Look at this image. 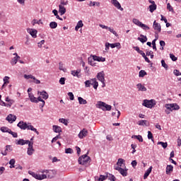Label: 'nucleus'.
<instances>
[{
	"instance_id": "1",
	"label": "nucleus",
	"mask_w": 181,
	"mask_h": 181,
	"mask_svg": "<svg viewBox=\"0 0 181 181\" xmlns=\"http://www.w3.org/2000/svg\"><path fill=\"white\" fill-rule=\"evenodd\" d=\"M17 127H18L20 129H23V131H25V129H28L30 131H33V132H35L37 135H39V132L37 131V129L35 128V127H33V125H32V124L29 122L27 123L23 121H20L18 123Z\"/></svg>"
},
{
	"instance_id": "2",
	"label": "nucleus",
	"mask_w": 181,
	"mask_h": 181,
	"mask_svg": "<svg viewBox=\"0 0 181 181\" xmlns=\"http://www.w3.org/2000/svg\"><path fill=\"white\" fill-rule=\"evenodd\" d=\"M165 112L167 115H169L173 111H179L180 106L177 103H167L165 105Z\"/></svg>"
},
{
	"instance_id": "3",
	"label": "nucleus",
	"mask_w": 181,
	"mask_h": 181,
	"mask_svg": "<svg viewBox=\"0 0 181 181\" xmlns=\"http://www.w3.org/2000/svg\"><path fill=\"white\" fill-rule=\"evenodd\" d=\"M28 97H29L30 101H31V103H37L40 101L41 103V104L40 105L41 108H43V107H45V104H46V103L45 102V100L43 99H42V97L38 96L37 98H36L32 93H28Z\"/></svg>"
},
{
	"instance_id": "4",
	"label": "nucleus",
	"mask_w": 181,
	"mask_h": 181,
	"mask_svg": "<svg viewBox=\"0 0 181 181\" xmlns=\"http://www.w3.org/2000/svg\"><path fill=\"white\" fill-rule=\"evenodd\" d=\"M95 107L99 110H102V111H111V110H112V107L111 105L103 101H98L95 104Z\"/></svg>"
},
{
	"instance_id": "5",
	"label": "nucleus",
	"mask_w": 181,
	"mask_h": 181,
	"mask_svg": "<svg viewBox=\"0 0 181 181\" xmlns=\"http://www.w3.org/2000/svg\"><path fill=\"white\" fill-rule=\"evenodd\" d=\"M78 162L79 165L86 166V165H87V163H90V162H91V158H90V156H88V155L84 154L78 158Z\"/></svg>"
},
{
	"instance_id": "6",
	"label": "nucleus",
	"mask_w": 181,
	"mask_h": 181,
	"mask_svg": "<svg viewBox=\"0 0 181 181\" xmlns=\"http://www.w3.org/2000/svg\"><path fill=\"white\" fill-rule=\"evenodd\" d=\"M41 173L45 174L47 179H53V177L57 175V171L55 170H43Z\"/></svg>"
},
{
	"instance_id": "7",
	"label": "nucleus",
	"mask_w": 181,
	"mask_h": 181,
	"mask_svg": "<svg viewBox=\"0 0 181 181\" xmlns=\"http://www.w3.org/2000/svg\"><path fill=\"white\" fill-rule=\"evenodd\" d=\"M142 105L146 107V108H153L155 105H156V100L151 99V100H144Z\"/></svg>"
},
{
	"instance_id": "8",
	"label": "nucleus",
	"mask_w": 181,
	"mask_h": 181,
	"mask_svg": "<svg viewBox=\"0 0 181 181\" xmlns=\"http://www.w3.org/2000/svg\"><path fill=\"white\" fill-rule=\"evenodd\" d=\"M96 78H98V81L102 83V87L104 88V87H105V74L104 73V71L98 72L96 75Z\"/></svg>"
},
{
	"instance_id": "9",
	"label": "nucleus",
	"mask_w": 181,
	"mask_h": 181,
	"mask_svg": "<svg viewBox=\"0 0 181 181\" xmlns=\"http://www.w3.org/2000/svg\"><path fill=\"white\" fill-rule=\"evenodd\" d=\"M132 22H133V23H134V25H136V26L141 28V29H143L144 30H149V29H150L149 26L142 23V22H141L137 18H133Z\"/></svg>"
},
{
	"instance_id": "10",
	"label": "nucleus",
	"mask_w": 181,
	"mask_h": 181,
	"mask_svg": "<svg viewBox=\"0 0 181 181\" xmlns=\"http://www.w3.org/2000/svg\"><path fill=\"white\" fill-rule=\"evenodd\" d=\"M115 170H117L122 176H128V169L124 166V168L122 167H114Z\"/></svg>"
},
{
	"instance_id": "11",
	"label": "nucleus",
	"mask_w": 181,
	"mask_h": 181,
	"mask_svg": "<svg viewBox=\"0 0 181 181\" xmlns=\"http://www.w3.org/2000/svg\"><path fill=\"white\" fill-rule=\"evenodd\" d=\"M99 26L102 29H106V30H109V32H110V33H112V35L116 36V37H118V33H117V31H115V30H114L113 28L108 27V26H107L105 25H103V24H99Z\"/></svg>"
},
{
	"instance_id": "12",
	"label": "nucleus",
	"mask_w": 181,
	"mask_h": 181,
	"mask_svg": "<svg viewBox=\"0 0 181 181\" xmlns=\"http://www.w3.org/2000/svg\"><path fill=\"white\" fill-rule=\"evenodd\" d=\"M95 62H97V59H95L94 55H91L90 57L88 58V63L92 67H98V64Z\"/></svg>"
},
{
	"instance_id": "13",
	"label": "nucleus",
	"mask_w": 181,
	"mask_h": 181,
	"mask_svg": "<svg viewBox=\"0 0 181 181\" xmlns=\"http://www.w3.org/2000/svg\"><path fill=\"white\" fill-rule=\"evenodd\" d=\"M29 35H30V36L32 37H33V39H36V37H37V30L35 29V28H27L26 29Z\"/></svg>"
},
{
	"instance_id": "14",
	"label": "nucleus",
	"mask_w": 181,
	"mask_h": 181,
	"mask_svg": "<svg viewBox=\"0 0 181 181\" xmlns=\"http://www.w3.org/2000/svg\"><path fill=\"white\" fill-rule=\"evenodd\" d=\"M33 153H35V148H33V142L30 141L27 149V155H28V156H32Z\"/></svg>"
},
{
	"instance_id": "15",
	"label": "nucleus",
	"mask_w": 181,
	"mask_h": 181,
	"mask_svg": "<svg viewBox=\"0 0 181 181\" xmlns=\"http://www.w3.org/2000/svg\"><path fill=\"white\" fill-rule=\"evenodd\" d=\"M153 29H154L156 33H160L162 30L160 25L156 21H154L153 23Z\"/></svg>"
},
{
	"instance_id": "16",
	"label": "nucleus",
	"mask_w": 181,
	"mask_h": 181,
	"mask_svg": "<svg viewBox=\"0 0 181 181\" xmlns=\"http://www.w3.org/2000/svg\"><path fill=\"white\" fill-rule=\"evenodd\" d=\"M5 101L8 103H6V105H4V107L11 108V107L15 104V100L13 99H11L9 96H6Z\"/></svg>"
},
{
	"instance_id": "17",
	"label": "nucleus",
	"mask_w": 181,
	"mask_h": 181,
	"mask_svg": "<svg viewBox=\"0 0 181 181\" xmlns=\"http://www.w3.org/2000/svg\"><path fill=\"white\" fill-rule=\"evenodd\" d=\"M88 135V131L86 129H83L80 131L79 134H78L79 139H83L86 138Z\"/></svg>"
},
{
	"instance_id": "18",
	"label": "nucleus",
	"mask_w": 181,
	"mask_h": 181,
	"mask_svg": "<svg viewBox=\"0 0 181 181\" xmlns=\"http://www.w3.org/2000/svg\"><path fill=\"white\" fill-rule=\"evenodd\" d=\"M37 95H40L39 97H41V99L43 98V100L49 98V93L46 90L37 91Z\"/></svg>"
},
{
	"instance_id": "19",
	"label": "nucleus",
	"mask_w": 181,
	"mask_h": 181,
	"mask_svg": "<svg viewBox=\"0 0 181 181\" xmlns=\"http://www.w3.org/2000/svg\"><path fill=\"white\" fill-rule=\"evenodd\" d=\"M16 145H29L30 144V141L29 140H24L23 139H20L18 140H16Z\"/></svg>"
},
{
	"instance_id": "20",
	"label": "nucleus",
	"mask_w": 181,
	"mask_h": 181,
	"mask_svg": "<svg viewBox=\"0 0 181 181\" xmlns=\"http://www.w3.org/2000/svg\"><path fill=\"white\" fill-rule=\"evenodd\" d=\"M6 121H8L10 124H13V122H15L16 121V115H13L12 114H10L7 116L6 118Z\"/></svg>"
},
{
	"instance_id": "21",
	"label": "nucleus",
	"mask_w": 181,
	"mask_h": 181,
	"mask_svg": "<svg viewBox=\"0 0 181 181\" xmlns=\"http://www.w3.org/2000/svg\"><path fill=\"white\" fill-rule=\"evenodd\" d=\"M107 179H108V173H106L105 175H100L99 177L98 176L95 177V181H104V180H107Z\"/></svg>"
},
{
	"instance_id": "22",
	"label": "nucleus",
	"mask_w": 181,
	"mask_h": 181,
	"mask_svg": "<svg viewBox=\"0 0 181 181\" xmlns=\"http://www.w3.org/2000/svg\"><path fill=\"white\" fill-rule=\"evenodd\" d=\"M80 73H81V69H77L76 71L73 70L71 71V74L74 77H78V78H80V77H81V76L80 75Z\"/></svg>"
},
{
	"instance_id": "23",
	"label": "nucleus",
	"mask_w": 181,
	"mask_h": 181,
	"mask_svg": "<svg viewBox=\"0 0 181 181\" xmlns=\"http://www.w3.org/2000/svg\"><path fill=\"white\" fill-rule=\"evenodd\" d=\"M136 87L138 90V91H146V87H145V85L142 83H137L136 85Z\"/></svg>"
},
{
	"instance_id": "24",
	"label": "nucleus",
	"mask_w": 181,
	"mask_h": 181,
	"mask_svg": "<svg viewBox=\"0 0 181 181\" xmlns=\"http://www.w3.org/2000/svg\"><path fill=\"white\" fill-rule=\"evenodd\" d=\"M138 125H140V127H149V122L147 120H139L137 122Z\"/></svg>"
},
{
	"instance_id": "25",
	"label": "nucleus",
	"mask_w": 181,
	"mask_h": 181,
	"mask_svg": "<svg viewBox=\"0 0 181 181\" xmlns=\"http://www.w3.org/2000/svg\"><path fill=\"white\" fill-rule=\"evenodd\" d=\"M112 4L114 5V6H115V8H117V9H120V11H124V8H122L121 7V4H119V2L117 0H112Z\"/></svg>"
},
{
	"instance_id": "26",
	"label": "nucleus",
	"mask_w": 181,
	"mask_h": 181,
	"mask_svg": "<svg viewBox=\"0 0 181 181\" xmlns=\"http://www.w3.org/2000/svg\"><path fill=\"white\" fill-rule=\"evenodd\" d=\"M115 47L117 49V50H119L121 49V43L120 42H115V43H110V48L111 49H115Z\"/></svg>"
},
{
	"instance_id": "27",
	"label": "nucleus",
	"mask_w": 181,
	"mask_h": 181,
	"mask_svg": "<svg viewBox=\"0 0 181 181\" xmlns=\"http://www.w3.org/2000/svg\"><path fill=\"white\" fill-rule=\"evenodd\" d=\"M91 86H93L95 90H97V88H98V81H97V78H91Z\"/></svg>"
},
{
	"instance_id": "28",
	"label": "nucleus",
	"mask_w": 181,
	"mask_h": 181,
	"mask_svg": "<svg viewBox=\"0 0 181 181\" xmlns=\"http://www.w3.org/2000/svg\"><path fill=\"white\" fill-rule=\"evenodd\" d=\"M52 130L56 134H60V132H62V127L58 126V125H53L52 126Z\"/></svg>"
},
{
	"instance_id": "29",
	"label": "nucleus",
	"mask_w": 181,
	"mask_h": 181,
	"mask_svg": "<svg viewBox=\"0 0 181 181\" xmlns=\"http://www.w3.org/2000/svg\"><path fill=\"white\" fill-rule=\"evenodd\" d=\"M124 163H125V160L119 158L117 162V165L115 166V168H122V165H124Z\"/></svg>"
},
{
	"instance_id": "30",
	"label": "nucleus",
	"mask_w": 181,
	"mask_h": 181,
	"mask_svg": "<svg viewBox=\"0 0 181 181\" xmlns=\"http://www.w3.org/2000/svg\"><path fill=\"white\" fill-rule=\"evenodd\" d=\"M45 179H47V176H46L45 173L37 174V180H43Z\"/></svg>"
},
{
	"instance_id": "31",
	"label": "nucleus",
	"mask_w": 181,
	"mask_h": 181,
	"mask_svg": "<svg viewBox=\"0 0 181 181\" xmlns=\"http://www.w3.org/2000/svg\"><path fill=\"white\" fill-rule=\"evenodd\" d=\"M59 12L61 15H64V13H66V8L62 4L59 6Z\"/></svg>"
},
{
	"instance_id": "32",
	"label": "nucleus",
	"mask_w": 181,
	"mask_h": 181,
	"mask_svg": "<svg viewBox=\"0 0 181 181\" xmlns=\"http://www.w3.org/2000/svg\"><path fill=\"white\" fill-rule=\"evenodd\" d=\"M83 26H84V24L83 23V21L81 20L77 23L76 26L75 27V30L78 32V29L83 28Z\"/></svg>"
},
{
	"instance_id": "33",
	"label": "nucleus",
	"mask_w": 181,
	"mask_h": 181,
	"mask_svg": "<svg viewBox=\"0 0 181 181\" xmlns=\"http://www.w3.org/2000/svg\"><path fill=\"white\" fill-rule=\"evenodd\" d=\"M7 152H12V146H6V150H5L4 153H2V155L4 156H6V155H8Z\"/></svg>"
},
{
	"instance_id": "34",
	"label": "nucleus",
	"mask_w": 181,
	"mask_h": 181,
	"mask_svg": "<svg viewBox=\"0 0 181 181\" xmlns=\"http://www.w3.org/2000/svg\"><path fill=\"white\" fill-rule=\"evenodd\" d=\"M100 5H101V4L100 3V2H98V1H90V2H89V4H88V6H98V7H100Z\"/></svg>"
},
{
	"instance_id": "35",
	"label": "nucleus",
	"mask_w": 181,
	"mask_h": 181,
	"mask_svg": "<svg viewBox=\"0 0 181 181\" xmlns=\"http://www.w3.org/2000/svg\"><path fill=\"white\" fill-rule=\"evenodd\" d=\"M78 101L81 105H86L87 104V100L81 97L78 98Z\"/></svg>"
},
{
	"instance_id": "36",
	"label": "nucleus",
	"mask_w": 181,
	"mask_h": 181,
	"mask_svg": "<svg viewBox=\"0 0 181 181\" xmlns=\"http://www.w3.org/2000/svg\"><path fill=\"white\" fill-rule=\"evenodd\" d=\"M93 56H95V60H96V62H99L102 63H104V62H105V57H98L97 55H93Z\"/></svg>"
},
{
	"instance_id": "37",
	"label": "nucleus",
	"mask_w": 181,
	"mask_h": 181,
	"mask_svg": "<svg viewBox=\"0 0 181 181\" xmlns=\"http://www.w3.org/2000/svg\"><path fill=\"white\" fill-rule=\"evenodd\" d=\"M152 166H151L144 173V179H147L148 176H149V175H151V173L152 172Z\"/></svg>"
},
{
	"instance_id": "38",
	"label": "nucleus",
	"mask_w": 181,
	"mask_h": 181,
	"mask_svg": "<svg viewBox=\"0 0 181 181\" xmlns=\"http://www.w3.org/2000/svg\"><path fill=\"white\" fill-rule=\"evenodd\" d=\"M10 77L9 76H4L3 78V81H4V84L2 85V88H4V87H5L6 84H9V80H10Z\"/></svg>"
},
{
	"instance_id": "39",
	"label": "nucleus",
	"mask_w": 181,
	"mask_h": 181,
	"mask_svg": "<svg viewBox=\"0 0 181 181\" xmlns=\"http://www.w3.org/2000/svg\"><path fill=\"white\" fill-rule=\"evenodd\" d=\"M138 40H140L141 43H145V42H147L148 38L145 35H140V37H138Z\"/></svg>"
},
{
	"instance_id": "40",
	"label": "nucleus",
	"mask_w": 181,
	"mask_h": 181,
	"mask_svg": "<svg viewBox=\"0 0 181 181\" xmlns=\"http://www.w3.org/2000/svg\"><path fill=\"white\" fill-rule=\"evenodd\" d=\"M173 172V165H167L166 168V174L167 175H170V173Z\"/></svg>"
},
{
	"instance_id": "41",
	"label": "nucleus",
	"mask_w": 181,
	"mask_h": 181,
	"mask_svg": "<svg viewBox=\"0 0 181 181\" xmlns=\"http://www.w3.org/2000/svg\"><path fill=\"white\" fill-rule=\"evenodd\" d=\"M59 122H61V124H64V125H69V120L64 119V118H60L59 119Z\"/></svg>"
},
{
	"instance_id": "42",
	"label": "nucleus",
	"mask_w": 181,
	"mask_h": 181,
	"mask_svg": "<svg viewBox=\"0 0 181 181\" xmlns=\"http://www.w3.org/2000/svg\"><path fill=\"white\" fill-rule=\"evenodd\" d=\"M132 139L135 138L136 139H137L139 142H144V139L142 138V136L141 135H133L132 136Z\"/></svg>"
},
{
	"instance_id": "43",
	"label": "nucleus",
	"mask_w": 181,
	"mask_h": 181,
	"mask_svg": "<svg viewBox=\"0 0 181 181\" xmlns=\"http://www.w3.org/2000/svg\"><path fill=\"white\" fill-rule=\"evenodd\" d=\"M19 59L21 58H17L16 57H14L11 62V64L12 66H15V64H16V63H18Z\"/></svg>"
},
{
	"instance_id": "44",
	"label": "nucleus",
	"mask_w": 181,
	"mask_h": 181,
	"mask_svg": "<svg viewBox=\"0 0 181 181\" xmlns=\"http://www.w3.org/2000/svg\"><path fill=\"white\" fill-rule=\"evenodd\" d=\"M157 145H161L164 148V149H166L168 148V143L167 142H163V141H158L157 143Z\"/></svg>"
},
{
	"instance_id": "45",
	"label": "nucleus",
	"mask_w": 181,
	"mask_h": 181,
	"mask_svg": "<svg viewBox=\"0 0 181 181\" xmlns=\"http://www.w3.org/2000/svg\"><path fill=\"white\" fill-rule=\"evenodd\" d=\"M49 28L51 29H56L57 28V23L52 21L49 23Z\"/></svg>"
},
{
	"instance_id": "46",
	"label": "nucleus",
	"mask_w": 181,
	"mask_h": 181,
	"mask_svg": "<svg viewBox=\"0 0 181 181\" xmlns=\"http://www.w3.org/2000/svg\"><path fill=\"white\" fill-rule=\"evenodd\" d=\"M0 130L1 131V132H7L8 134L11 132V129L5 127H1Z\"/></svg>"
},
{
	"instance_id": "47",
	"label": "nucleus",
	"mask_w": 181,
	"mask_h": 181,
	"mask_svg": "<svg viewBox=\"0 0 181 181\" xmlns=\"http://www.w3.org/2000/svg\"><path fill=\"white\" fill-rule=\"evenodd\" d=\"M149 11L152 13L154 11H156V4H151L149 6Z\"/></svg>"
},
{
	"instance_id": "48",
	"label": "nucleus",
	"mask_w": 181,
	"mask_h": 181,
	"mask_svg": "<svg viewBox=\"0 0 181 181\" xmlns=\"http://www.w3.org/2000/svg\"><path fill=\"white\" fill-rule=\"evenodd\" d=\"M91 83H92L91 79L86 81H85V87L86 88L91 87Z\"/></svg>"
},
{
	"instance_id": "49",
	"label": "nucleus",
	"mask_w": 181,
	"mask_h": 181,
	"mask_svg": "<svg viewBox=\"0 0 181 181\" xmlns=\"http://www.w3.org/2000/svg\"><path fill=\"white\" fill-rule=\"evenodd\" d=\"M15 159H11L9 161V165H10V169H13V168H15Z\"/></svg>"
},
{
	"instance_id": "50",
	"label": "nucleus",
	"mask_w": 181,
	"mask_h": 181,
	"mask_svg": "<svg viewBox=\"0 0 181 181\" xmlns=\"http://www.w3.org/2000/svg\"><path fill=\"white\" fill-rule=\"evenodd\" d=\"M23 77H24V78H25V80H29V79H30V78H31L32 80H33V78H34L35 76H33V75H32V74H30V75L24 74Z\"/></svg>"
},
{
	"instance_id": "51",
	"label": "nucleus",
	"mask_w": 181,
	"mask_h": 181,
	"mask_svg": "<svg viewBox=\"0 0 181 181\" xmlns=\"http://www.w3.org/2000/svg\"><path fill=\"white\" fill-rule=\"evenodd\" d=\"M110 47H111V43L105 42V52H108V50H110Z\"/></svg>"
},
{
	"instance_id": "52",
	"label": "nucleus",
	"mask_w": 181,
	"mask_h": 181,
	"mask_svg": "<svg viewBox=\"0 0 181 181\" xmlns=\"http://www.w3.org/2000/svg\"><path fill=\"white\" fill-rule=\"evenodd\" d=\"M107 177L110 181H115V176L112 175V174L107 173Z\"/></svg>"
},
{
	"instance_id": "53",
	"label": "nucleus",
	"mask_w": 181,
	"mask_h": 181,
	"mask_svg": "<svg viewBox=\"0 0 181 181\" xmlns=\"http://www.w3.org/2000/svg\"><path fill=\"white\" fill-rule=\"evenodd\" d=\"M146 54V56H150L151 59H153V52L147 50Z\"/></svg>"
},
{
	"instance_id": "54",
	"label": "nucleus",
	"mask_w": 181,
	"mask_h": 181,
	"mask_svg": "<svg viewBox=\"0 0 181 181\" xmlns=\"http://www.w3.org/2000/svg\"><path fill=\"white\" fill-rule=\"evenodd\" d=\"M145 76H146V71H145L144 70H141L139 73V77H145Z\"/></svg>"
},
{
	"instance_id": "55",
	"label": "nucleus",
	"mask_w": 181,
	"mask_h": 181,
	"mask_svg": "<svg viewBox=\"0 0 181 181\" xmlns=\"http://www.w3.org/2000/svg\"><path fill=\"white\" fill-rule=\"evenodd\" d=\"M161 66H162L163 67H164V69H165V70H168V67H169V66L167 65L166 62H165V60H163V59L161 60Z\"/></svg>"
},
{
	"instance_id": "56",
	"label": "nucleus",
	"mask_w": 181,
	"mask_h": 181,
	"mask_svg": "<svg viewBox=\"0 0 181 181\" xmlns=\"http://www.w3.org/2000/svg\"><path fill=\"white\" fill-rule=\"evenodd\" d=\"M45 40H42L37 43V47H39V49H42V47H43V45H45Z\"/></svg>"
},
{
	"instance_id": "57",
	"label": "nucleus",
	"mask_w": 181,
	"mask_h": 181,
	"mask_svg": "<svg viewBox=\"0 0 181 181\" xmlns=\"http://www.w3.org/2000/svg\"><path fill=\"white\" fill-rule=\"evenodd\" d=\"M59 70L66 72V71L67 69H66V68H64V66H63V64L62 62L59 63Z\"/></svg>"
},
{
	"instance_id": "58",
	"label": "nucleus",
	"mask_w": 181,
	"mask_h": 181,
	"mask_svg": "<svg viewBox=\"0 0 181 181\" xmlns=\"http://www.w3.org/2000/svg\"><path fill=\"white\" fill-rule=\"evenodd\" d=\"M170 59H171L173 62H176V60H177V57H176L173 54H170Z\"/></svg>"
},
{
	"instance_id": "59",
	"label": "nucleus",
	"mask_w": 181,
	"mask_h": 181,
	"mask_svg": "<svg viewBox=\"0 0 181 181\" xmlns=\"http://www.w3.org/2000/svg\"><path fill=\"white\" fill-rule=\"evenodd\" d=\"M148 139L153 141V134H152V132H151V131L148 132Z\"/></svg>"
},
{
	"instance_id": "60",
	"label": "nucleus",
	"mask_w": 181,
	"mask_h": 181,
	"mask_svg": "<svg viewBox=\"0 0 181 181\" xmlns=\"http://www.w3.org/2000/svg\"><path fill=\"white\" fill-rule=\"evenodd\" d=\"M8 134H11L13 138H18V133L12 132V130H10Z\"/></svg>"
},
{
	"instance_id": "61",
	"label": "nucleus",
	"mask_w": 181,
	"mask_h": 181,
	"mask_svg": "<svg viewBox=\"0 0 181 181\" xmlns=\"http://www.w3.org/2000/svg\"><path fill=\"white\" fill-rule=\"evenodd\" d=\"M173 73H174L175 76H181V72L179 71V70H177V69H175L173 71Z\"/></svg>"
},
{
	"instance_id": "62",
	"label": "nucleus",
	"mask_w": 181,
	"mask_h": 181,
	"mask_svg": "<svg viewBox=\"0 0 181 181\" xmlns=\"http://www.w3.org/2000/svg\"><path fill=\"white\" fill-rule=\"evenodd\" d=\"M33 80L35 84H40V80L36 78V77L34 76V78H33Z\"/></svg>"
},
{
	"instance_id": "63",
	"label": "nucleus",
	"mask_w": 181,
	"mask_h": 181,
	"mask_svg": "<svg viewBox=\"0 0 181 181\" xmlns=\"http://www.w3.org/2000/svg\"><path fill=\"white\" fill-rule=\"evenodd\" d=\"M74 151L71 148L65 149V153H73Z\"/></svg>"
},
{
	"instance_id": "64",
	"label": "nucleus",
	"mask_w": 181,
	"mask_h": 181,
	"mask_svg": "<svg viewBox=\"0 0 181 181\" xmlns=\"http://www.w3.org/2000/svg\"><path fill=\"white\" fill-rule=\"evenodd\" d=\"M167 9H168L170 12H173V7H172L169 3L167 4Z\"/></svg>"
}]
</instances>
